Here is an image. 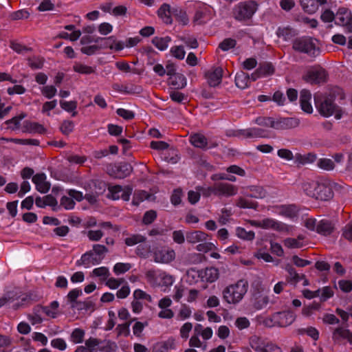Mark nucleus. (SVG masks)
Wrapping results in <instances>:
<instances>
[{"label":"nucleus","mask_w":352,"mask_h":352,"mask_svg":"<svg viewBox=\"0 0 352 352\" xmlns=\"http://www.w3.org/2000/svg\"><path fill=\"white\" fill-rule=\"evenodd\" d=\"M314 102L316 107L320 115L324 117H329L334 114L336 119L341 118V110L334 103V99L332 96L316 94L314 96Z\"/></svg>","instance_id":"nucleus-1"},{"label":"nucleus","mask_w":352,"mask_h":352,"mask_svg":"<svg viewBox=\"0 0 352 352\" xmlns=\"http://www.w3.org/2000/svg\"><path fill=\"white\" fill-rule=\"evenodd\" d=\"M258 5L254 0L241 1L232 8V16L237 21L244 23L252 20Z\"/></svg>","instance_id":"nucleus-2"},{"label":"nucleus","mask_w":352,"mask_h":352,"mask_svg":"<svg viewBox=\"0 0 352 352\" xmlns=\"http://www.w3.org/2000/svg\"><path fill=\"white\" fill-rule=\"evenodd\" d=\"M309 209L295 204L282 205L273 208V212L285 218L300 220H316L309 217Z\"/></svg>","instance_id":"nucleus-3"},{"label":"nucleus","mask_w":352,"mask_h":352,"mask_svg":"<svg viewBox=\"0 0 352 352\" xmlns=\"http://www.w3.org/2000/svg\"><path fill=\"white\" fill-rule=\"evenodd\" d=\"M318 41L311 37L302 36L293 41V49L298 52L307 54L309 56L316 57L320 54V48L317 46Z\"/></svg>","instance_id":"nucleus-4"},{"label":"nucleus","mask_w":352,"mask_h":352,"mask_svg":"<svg viewBox=\"0 0 352 352\" xmlns=\"http://www.w3.org/2000/svg\"><path fill=\"white\" fill-rule=\"evenodd\" d=\"M302 79L309 84L319 85L327 81L328 73L324 68L320 66H315L309 69L304 74Z\"/></svg>","instance_id":"nucleus-5"},{"label":"nucleus","mask_w":352,"mask_h":352,"mask_svg":"<svg viewBox=\"0 0 352 352\" xmlns=\"http://www.w3.org/2000/svg\"><path fill=\"white\" fill-rule=\"evenodd\" d=\"M305 226L323 236L330 235L336 229L332 221H305Z\"/></svg>","instance_id":"nucleus-6"},{"label":"nucleus","mask_w":352,"mask_h":352,"mask_svg":"<svg viewBox=\"0 0 352 352\" xmlns=\"http://www.w3.org/2000/svg\"><path fill=\"white\" fill-rule=\"evenodd\" d=\"M108 191L107 197L113 200H118L121 198L126 201L130 199L133 188L129 186L122 188L120 185H115L109 186Z\"/></svg>","instance_id":"nucleus-7"},{"label":"nucleus","mask_w":352,"mask_h":352,"mask_svg":"<svg viewBox=\"0 0 352 352\" xmlns=\"http://www.w3.org/2000/svg\"><path fill=\"white\" fill-rule=\"evenodd\" d=\"M335 23L345 28L348 32L352 33V12L346 8H340L336 12Z\"/></svg>","instance_id":"nucleus-8"},{"label":"nucleus","mask_w":352,"mask_h":352,"mask_svg":"<svg viewBox=\"0 0 352 352\" xmlns=\"http://www.w3.org/2000/svg\"><path fill=\"white\" fill-rule=\"evenodd\" d=\"M229 135L242 137L244 138H260L268 137L267 131L266 130L257 127L234 131L232 133L229 134Z\"/></svg>","instance_id":"nucleus-9"},{"label":"nucleus","mask_w":352,"mask_h":352,"mask_svg":"<svg viewBox=\"0 0 352 352\" xmlns=\"http://www.w3.org/2000/svg\"><path fill=\"white\" fill-rule=\"evenodd\" d=\"M133 168L128 163L111 165L108 168V173L110 176L117 179H124L128 177L132 172Z\"/></svg>","instance_id":"nucleus-10"},{"label":"nucleus","mask_w":352,"mask_h":352,"mask_svg":"<svg viewBox=\"0 0 352 352\" xmlns=\"http://www.w3.org/2000/svg\"><path fill=\"white\" fill-rule=\"evenodd\" d=\"M237 187L228 183L214 184L215 195L218 197H231L237 193Z\"/></svg>","instance_id":"nucleus-11"},{"label":"nucleus","mask_w":352,"mask_h":352,"mask_svg":"<svg viewBox=\"0 0 352 352\" xmlns=\"http://www.w3.org/2000/svg\"><path fill=\"white\" fill-rule=\"evenodd\" d=\"M333 197V192L330 184L327 182H320L316 196V199L329 201Z\"/></svg>","instance_id":"nucleus-12"},{"label":"nucleus","mask_w":352,"mask_h":352,"mask_svg":"<svg viewBox=\"0 0 352 352\" xmlns=\"http://www.w3.org/2000/svg\"><path fill=\"white\" fill-rule=\"evenodd\" d=\"M300 121L296 118H279L275 120L274 129L276 130H286L297 127Z\"/></svg>","instance_id":"nucleus-13"},{"label":"nucleus","mask_w":352,"mask_h":352,"mask_svg":"<svg viewBox=\"0 0 352 352\" xmlns=\"http://www.w3.org/2000/svg\"><path fill=\"white\" fill-rule=\"evenodd\" d=\"M190 143L195 147L202 149L214 148L216 143L208 144L207 138L201 133H195L190 137Z\"/></svg>","instance_id":"nucleus-14"},{"label":"nucleus","mask_w":352,"mask_h":352,"mask_svg":"<svg viewBox=\"0 0 352 352\" xmlns=\"http://www.w3.org/2000/svg\"><path fill=\"white\" fill-rule=\"evenodd\" d=\"M208 82L211 87H216L221 82L223 69L220 67H212L205 74Z\"/></svg>","instance_id":"nucleus-15"},{"label":"nucleus","mask_w":352,"mask_h":352,"mask_svg":"<svg viewBox=\"0 0 352 352\" xmlns=\"http://www.w3.org/2000/svg\"><path fill=\"white\" fill-rule=\"evenodd\" d=\"M253 226L263 229L272 228L278 232L287 231V226L278 221H249Z\"/></svg>","instance_id":"nucleus-16"},{"label":"nucleus","mask_w":352,"mask_h":352,"mask_svg":"<svg viewBox=\"0 0 352 352\" xmlns=\"http://www.w3.org/2000/svg\"><path fill=\"white\" fill-rule=\"evenodd\" d=\"M248 283L243 279L239 280L234 286H230L234 300L239 302L248 291Z\"/></svg>","instance_id":"nucleus-17"},{"label":"nucleus","mask_w":352,"mask_h":352,"mask_svg":"<svg viewBox=\"0 0 352 352\" xmlns=\"http://www.w3.org/2000/svg\"><path fill=\"white\" fill-rule=\"evenodd\" d=\"M243 195L255 199H263L266 196L265 190L260 186H249L244 187Z\"/></svg>","instance_id":"nucleus-18"},{"label":"nucleus","mask_w":352,"mask_h":352,"mask_svg":"<svg viewBox=\"0 0 352 352\" xmlns=\"http://www.w3.org/2000/svg\"><path fill=\"white\" fill-rule=\"evenodd\" d=\"M22 132L44 134L46 132V129L38 122L25 120L22 126Z\"/></svg>","instance_id":"nucleus-19"},{"label":"nucleus","mask_w":352,"mask_h":352,"mask_svg":"<svg viewBox=\"0 0 352 352\" xmlns=\"http://www.w3.org/2000/svg\"><path fill=\"white\" fill-rule=\"evenodd\" d=\"M311 94L309 90L302 89L300 94V104L303 111L307 113L313 112V108L310 103Z\"/></svg>","instance_id":"nucleus-20"},{"label":"nucleus","mask_w":352,"mask_h":352,"mask_svg":"<svg viewBox=\"0 0 352 352\" xmlns=\"http://www.w3.org/2000/svg\"><path fill=\"white\" fill-rule=\"evenodd\" d=\"M274 317H278V324L280 327H285L291 324L296 318L294 314L290 311L276 312Z\"/></svg>","instance_id":"nucleus-21"},{"label":"nucleus","mask_w":352,"mask_h":352,"mask_svg":"<svg viewBox=\"0 0 352 352\" xmlns=\"http://www.w3.org/2000/svg\"><path fill=\"white\" fill-rule=\"evenodd\" d=\"M172 10L170 6L164 3L158 9L157 15L166 24H172Z\"/></svg>","instance_id":"nucleus-22"},{"label":"nucleus","mask_w":352,"mask_h":352,"mask_svg":"<svg viewBox=\"0 0 352 352\" xmlns=\"http://www.w3.org/2000/svg\"><path fill=\"white\" fill-rule=\"evenodd\" d=\"M175 258L174 251L157 250L154 252V261L157 263H169Z\"/></svg>","instance_id":"nucleus-23"},{"label":"nucleus","mask_w":352,"mask_h":352,"mask_svg":"<svg viewBox=\"0 0 352 352\" xmlns=\"http://www.w3.org/2000/svg\"><path fill=\"white\" fill-rule=\"evenodd\" d=\"M198 276L205 278L207 282L213 283L219 278V270L215 267H207L198 271Z\"/></svg>","instance_id":"nucleus-24"},{"label":"nucleus","mask_w":352,"mask_h":352,"mask_svg":"<svg viewBox=\"0 0 352 352\" xmlns=\"http://www.w3.org/2000/svg\"><path fill=\"white\" fill-rule=\"evenodd\" d=\"M46 176L44 173H38L33 176L32 182L36 185V189L41 192H46L50 189V186L45 182Z\"/></svg>","instance_id":"nucleus-25"},{"label":"nucleus","mask_w":352,"mask_h":352,"mask_svg":"<svg viewBox=\"0 0 352 352\" xmlns=\"http://www.w3.org/2000/svg\"><path fill=\"white\" fill-rule=\"evenodd\" d=\"M103 256L97 257L94 256V253L92 251H89L84 254L80 260L76 262L77 265L80 266L82 265H86L91 263L93 265H98L100 263Z\"/></svg>","instance_id":"nucleus-26"},{"label":"nucleus","mask_w":352,"mask_h":352,"mask_svg":"<svg viewBox=\"0 0 352 352\" xmlns=\"http://www.w3.org/2000/svg\"><path fill=\"white\" fill-rule=\"evenodd\" d=\"M168 83L175 89H182L186 85V78L183 74H177L176 75L169 77Z\"/></svg>","instance_id":"nucleus-27"},{"label":"nucleus","mask_w":352,"mask_h":352,"mask_svg":"<svg viewBox=\"0 0 352 352\" xmlns=\"http://www.w3.org/2000/svg\"><path fill=\"white\" fill-rule=\"evenodd\" d=\"M27 116L26 113H21L12 118L6 120L4 124L6 125V129L11 131H16L19 129L21 126V121Z\"/></svg>","instance_id":"nucleus-28"},{"label":"nucleus","mask_w":352,"mask_h":352,"mask_svg":"<svg viewBox=\"0 0 352 352\" xmlns=\"http://www.w3.org/2000/svg\"><path fill=\"white\" fill-rule=\"evenodd\" d=\"M319 184L318 181H307L302 184V188L307 196L314 198Z\"/></svg>","instance_id":"nucleus-29"},{"label":"nucleus","mask_w":352,"mask_h":352,"mask_svg":"<svg viewBox=\"0 0 352 352\" xmlns=\"http://www.w3.org/2000/svg\"><path fill=\"white\" fill-rule=\"evenodd\" d=\"M235 84L237 87L244 89L250 85V75L243 72L237 73L235 76Z\"/></svg>","instance_id":"nucleus-30"},{"label":"nucleus","mask_w":352,"mask_h":352,"mask_svg":"<svg viewBox=\"0 0 352 352\" xmlns=\"http://www.w3.org/2000/svg\"><path fill=\"white\" fill-rule=\"evenodd\" d=\"M210 11L208 9L197 10L193 17V23L196 25H203L210 18L208 17Z\"/></svg>","instance_id":"nucleus-31"},{"label":"nucleus","mask_w":352,"mask_h":352,"mask_svg":"<svg viewBox=\"0 0 352 352\" xmlns=\"http://www.w3.org/2000/svg\"><path fill=\"white\" fill-rule=\"evenodd\" d=\"M250 198V197H245V195L243 197H241L236 200V205L241 208L256 209L258 203Z\"/></svg>","instance_id":"nucleus-32"},{"label":"nucleus","mask_w":352,"mask_h":352,"mask_svg":"<svg viewBox=\"0 0 352 352\" xmlns=\"http://www.w3.org/2000/svg\"><path fill=\"white\" fill-rule=\"evenodd\" d=\"M172 14L183 25H187L189 22L186 12L179 8H173Z\"/></svg>","instance_id":"nucleus-33"},{"label":"nucleus","mask_w":352,"mask_h":352,"mask_svg":"<svg viewBox=\"0 0 352 352\" xmlns=\"http://www.w3.org/2000/svg\"><path fill=\"white\" fill-rule=\"evenodd\" d=\"M170 41L171 38L168 36L165 37L155 36L152 39V43L160 51L166 50Z\"/></svg>","instance_id":"nucleus-34"},{"label":"nucleus","mask_w":352,"mask_h":352,"mask_svg":"<svg viewBox=\"0 0 352 352\" xmlns=\"http://www.w3.org/2000/svg\"><path fill=\"white\" fill-rule=\"evenodd\" d=\"M207 234L201 231H194L186 234V240L190 243H196L206 239Z\"/></svg>","instance_id":"nucleus-35"},{"label":"nucleus","mask_w":352,"mask_h":352,"mask_svg":"<svg viewBox=\"0 0 352 352\" xmlns=\"http://www.w3.org/2000/svg\"><path fill=\"white\" fill-rule=\"evenodd\" d=\"M1 140L5 141L6 142H13L17 144L21 145H33V146H38L39 141L36 139H19V138H1Z\"/></svg>","instance_id":"nucleus-36"},{"label":"nucleus","mask_w":352,"mask_h":352,"mask_svg":"<svg viewBox=\"0 0 352 352\" xmlns=\"http://www.w3.org/2000/svg\"><path fill=\"white\" fill-rule=\"evenodd\" d=\"M73 70L75 72L81 74H91L95 73L96 67L88 66L79 62H76L73 65Z\"/></svg>","instance_id":"nucleus-37"},{"label":"nucleus","mask_w":352,"mask_h":352,"mask_svg":"<svg viewBox=\"0 0 352 352\" xmlns=\"http://www.w3.org/2000/svg\"><path fill=\"white\" fill-rule=\"evenodd\" d=\"M257 69L261 78L271 76L274 73L275 71L273 65L270 63H264L260 64Z\"/></svg>","instance_id":"nucleus-38"},{"label":"nucleus","mask_w":352,"mask_h":352,"mask_svg":"<svg viewBox=\"0 0 352 352\" xmlns=\"http://www.w3.org/2000/svg\"><path fill=\"white\" fill-rule=\"evenodd\" d=\"M300 4L304 11L309 14L315 13L318 8L316 0H300Z\"/></svg>","instance_id":"nucleus-39"},{"label":"nucleus","mask_w":352,"mask_h":352,"mask_svg":"<svg viewBox=\"0 0 352 352\" xmlns=\"http://www.w3.org/2000/svg\"><path fill=\"white\" fill-rule=\"evenodd\" d=\"M151 195L145 190H136L134 192L132 204L138 206L144 200H148L151 197Z\"/></svg>","instance_id":"nucleus-40"},{"label":"nucleus","mask_w":352,"mask_h":352,"mask_svg":"<svg viewBox=\"0 0 352 352\" xmlns=\"http://www.w3.org/2000/svg\"><path fill=\"white\" fill-rule=\"evenodd\" d=\"M295 158L300 164H306L314 162L316 160V155L311 153L305 155L296 154Z\"/></svg>","instance_id":"nucleus-41"},{"label":"nucleus","mask_w":352,"mask_h":352,"mask_svg":"<svg viewBox=\"0 0 352 352\" xmlns=\"http://www.w3.org/2000/svg\"><path fill=\"white\" fill-rule=\"evenodd\" d=\"M236 234L239 238L244 240L252 241L254 239V232L253 231H247L241 227L236 228Z\"/></svg>","instance_id":"nucleus-42"},{"label":"nucleus","mask_w":352,"mask_h":352,"mask_svg":"<svg viewBox=\"0 0 352 352\" xmlns=\"http://www.w3.org/2000/svg\"><path fill=\"white\" fill-rule=\"evenodd\" d=\"M337 334L343 338L347 339L349 342L352 344V333L349 329L338 327L333 332V338H336Z\"/></svg>","instance_id":"nucleus-43"},{"label":"nucleus","mask_w":352,"mask_h":352,"mask_svg":"<svg viewBox=\"0 0 352 352\" xmlns=\"http://www.w3.org/2000/svg\"><path fill=\"white\" fill-rule=\"evenodd\" d=\"M60 105L62 109H63L65 111L67 112H72L74 111L72 113V116H76L77 114L76 111H74V110L77 107V102L76 101L72 100V101H60Z\"/></svg>","instance_id":"nucleus-44"},{"label":"nucleus","mask_w":352,"mask_h":352,"mask_svg":"<svg viewBox=\"0 0 352 352\" xmlns=\"http://www.w3.org/2000/svg\"><path fill=\"white\" fill-rule=\"evenodd\" d=\"M250 344L251 347L256 351L262 352L264 347V342L262 339L256 336L250 338Z\"/></svg>","instance_id":"nucleus-45"},{"label":"nucleus","mask_w":352,"mask_h":352,"mask_svg":"<svg viewBox=\"0 0 352 352\" xmlns=\"http://www.w3.org/2000/svg\"><path fill=\"white\" fill-rule=\"evenodd\" d=\"M254 122L258 125L271 127L274 129L275 120L271 117H258L256 118Z\"/></svg>","instance_id":"nucleus-46"},{"label":"nucleus","mask_w":352,"mask_h":352,"mask_svg":"<svg viewBox=\"0 0 352 352\" xmlns=\"http://www.w3.org/2000/svg\"><path fill=\"white\" fill-rule=\"evenodd\" d=\"M75 204L74 201L69 195H64L60 200L59 206L64 208L65 210H72L74 208Z\"/></svg>","instance_id":"nucleus-47"},{"label":"nucleus","mask_w":352,"mask_h":352,"mask_svg":"<svg viewBox=\"0 0 352 352\" xmlns=\"http://www.w3.org/2000/svg\"><path fill=\"white\" fill-rule=\"evenodd\" d=\"M74 129V123L71 120H64L60 126V130L63 135H68Z\"/></svg>","instance_id":"nucleus-48"},{"label":"nucleus","mask_w":352,"mask_h":352,"mask_svg":"<svg viewBox=\"0 0 352 352\" xmlns=\"http://www.w3.org/2000/svg\"><path fill=\"white\" fill-rule=\"evenodd\" d=\"M170 98L173 102L177 103L184 104L187 102V96L175 90L170 91Z\"/></svg>","instance_id":"nucleus-49"},{"label":"nucleus","mask_w":352,"mask_h":352,"mask_svg":"<svg viewBox=\"0 0 352 352\" xmlns=\"http://www.w3.org/2000/svg\"><path fill=\"white\" fill-rule=\"evenodd\" d=\"M41 94L47 98H52L57 93V89L54 85L44 86L41 89Z\"/></svg>","instance_id":"nucleus-50"},{"label":"nucleus","mask_w":352,"mask_h":352,"mask_svg":"<svg viewBox=\"0 0 352 352\" xmlns=\"http://www.w3.org/2000/svg\"><path fill=\"white\" fill-rule=\"evenodd\" d=\"M236 41L235 39L228 38L224 39L222 42H221L219 45V47L222 51H228L230 49L234 48L236 46Z\"/></svg>","instance_id":"nucleus-51"},{"label":"nucleus","mask_w":352,"mask_h":352,"mask_svg":"<svg viewBox=\"0 0 352 352\" xmlns=\"http://www.w3.org/2000/svg\"><path fill=\"white\" fill-rule=\"evenodd\" d=\"M170 52L172 56L179 60H182L185 57L186 52L183 46H173L170 48Z\"/></svg>","instance_id":"nucleus-52"},{"label":"nucleus","mask_w":352,"mask_h":352,"mask_svg":"<svg viewBox=\"0 0 352 352\" xmlns=\"http://www.w3.org/2000/svg\"><path fill=\"white\" fill-rule=\"evenodd\" d=\"M82 294V291L78 289H72L68 293L67 298L68 302L71 304V306L75 305L78 303V300H77V298Z\"/></svg>","instance_id":"nucleus-53"},{"label":"nucleus","mask_w":352,"mask_h":352,"mask_svg":"<svg viewBox=\"0 0 352 352\" xmlns=\"http://www.w3.org/2000/svg\"><path fill=\"white\" fill-rule=\"evenodd\" d=\"M318 165L320 168H322L326 170H333L335 167L334 162L331 159L323 158L320 159Z\"/></svg>","instance_id":"nucleus-54"},{"label":"nucleus","mask_w":352,"mask_h":352,"mask_svg":"<svg viewBox=\"0 0 352 352\" xmlns=\"http://www.w3.org/2000/svg\"><path fill=\"white\" fill-rule=\"evenodd\" d=\"M19 298V296L13 292H7L2 298H0V308L8 302H12L17 300Z\"/></svg>","instance_id":"nucleus-55"},{"label":"nucleus","mask_w":352,"mask_h":352,"mask_svg":"<svg viewBox=\"0 0 352 352\" xmlns=\"http://www.w3.org/2000/svg\"><path fill=\"white\" fill-rule=\"evenodd\" d=\"M95 304L91 301H78L76 305L71 306L72 309H76L78 311L81 310H89L91 308H93L94 307Z\"/></svg>","instance_id":"nucleus-56"},{"label":"nucleus","mask_w":352,"mask_h":352,"mask_svg":"<svg viewBox=\"0 0 352 352\" xmlns=\"http://www.w3.org/2000/svg\"><path fill=\"white\" fill-rule=\"evenodd\" d=\"M196 190H199L201 195L208 197L212 195H215L214 184L212 186H197Z\"/></svg>","instance_id":"nucleus-57"},{"label":"nucleus","mask_w":352,"mask_h":352,"mask_svg":"<svg viewBox=\"0 0 352 352\" xmlns=\"http://www.w3.org/2000/svg\"><path fill=\"white\" fill-rule=\"evenodd\" d=\"M336 13L334 14L331 10L326 9L321 14L320 19L324 23H330L336 21Z\"/></svg>","instance_id":"nucleus-58"},{"label":"nucleus","mask_w":352,"mask_h":352,"mask_svg":"<svg viewBox=\"0 0 352 352\" xmlns=\"http://www.w3.org/2000/svg\"><path fill=\"white\" fill-rule=\"evenodd\" d=\"M30 16V12L25 9L19 10L15 12H13L10 14V17L12 20H19L23 19H28Z\"/></svg>","instance_id":"nucleus-59"},{"label":"nucleus","mask_w":352,"mask_h":352,"mask_svg":"<svg viewBox=\"0 0 352 352\" xmlns=\"http://www.w3.org/2000/svg\"><path fill=\"white\" fill-rule=\"evenodd\" d=\"M146 240V238L142 235L135 234L133 235L130 237H128L125 239L126 245L130 246L135 245L140 242H144Z\"/></svg>","instance_id":"nucleus-60"},{"label":"nucleus","mask_w":352,"mask_h":352,"mask_svg":"<svg viewBox=\"0 0 352 352\" xmlns=\"http://www.w3.org/2000/svg\"><path fill=\"white\" fill-rule=\"evenodd\" d=\"M117 114L125 120H132L135 117V113L130 110L123 108H119L116 110Z\"/></svg>","instance_id":"nucleus-61"},{"label":"nucleus","mask_w":352,"mask_h":352,"mask_svg":"<svg viewBox=\"0 0 352 352\" xmlns=\"http://www.w3.org/2000/svg\"><path fill=\"white\" fill-rule=\"evenodd\" d=\"M54 9V4L51 0H43L38 7V10L41 12L51 11Z\"/></svg>","instance_id":"nucleus-62"},{"label":"nucleus","mask_w":352,"mask_h":352,"mask_svg":"<svg viewBox=\"0 0 352 352\" xmlns=\"http://www.w3.org/2000/svg\"><path fill=\"white\" fill-rule=\"evenodd\" d=\"M131 267L130 263H118L115 265L113 271L116 274H123L129 270Z\"/></svg>","instance_id":"nucleus-63"},{"label":"nucleus","mask_w":352,"mask_h":352,"mask_svg":"<svg viewBox=\"0 0 352 352\" xmlns=\"http://www.w3.org/2000/svg\"><path fill=\"white\" fill-rule=\"evenodd\" d=\"M85 332L80 329H76L72 333V338L75 343H81L83 340Z\"/></svg>","instance_id":"nucleus-64"}]
</instances>
